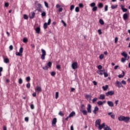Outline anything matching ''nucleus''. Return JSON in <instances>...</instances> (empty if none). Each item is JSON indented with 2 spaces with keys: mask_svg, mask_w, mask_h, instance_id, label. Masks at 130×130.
Instances as JSON below:
<instances>
[{
  "mask_svg": "<svg viewBox=\"0 0 130 130\" xmlns=\"http://www.w3.org/2000/svg\"><path fill=\"white\" fill-rule=\"evenodd\" d=\"M121 55L122 56H124V58L125 59H127L128 60V59H129V57H127V54L126 53H125V52H123L122 53H121Z\"/></svg>",
  "mask_w": 130,
  "mask_h": 130,
  "instance_id": "nucleus-10",
  "label": "nucleus"
},
{
  "mask_svg": "<svg viewBox=\"0 0 130 130\" xmlns=\"http://www.w3.org/2000/svg\"><path fill=\"white\" fill-rule=\"evenodd\" d=\"M79 7H80V8H84V5H83V4L80 3L79 4Z\"/></svg>",
  "mask_w": 130,
  "mask_h": 130,
  "instance_id": "nucleus-56",
  "label": "nucleus"
},
{
  "mask_svg": "<svg viewBox=\"0 0 130 130\" xmlns=\"http://www.w3.org/2000/svg\"><path fill=\"white\" fill-rule=\"evenodd\" d=\"M26 82H30V81H31V78H30V76L26 77Z\"/></svg>",
  "mask_w": 130,
  "mask_h": 130,
  "instance_id": "nucleus-34",
  "label": "nucleus"
},
{
  "mask_svg": "<svg viewBox=\"0 0 130 130\" xmlns=\"http://www.w3.org/2000/svg\"><path fill=\"white\" fill-rule=\"evenodd\" d=\"M72 68L73 70H76L78 68V62H74L72 63Z\"/></svg>",
  "mask_w": 130,
  "mask_h": 130,
  "instance_id": "nucleus-8",
  "label": "nucleus"
},
{
  "mask_svg": "<svg viewBox=\"0 0 130 130\" xmlns=\"http://www.w3.org/2000/svg\"><path fill=\"white\" fill-rule=\"evenodd\" d=\"M35 91L37 92V93H40L42 91V88L40 86H37L35 88Z\"/></svg>",
  "mask_w": 130,
  "mask_h": 130,
  "instance_id": "nucleus-11",
  "label": "nucleus"
},
{
  "mask_svg": "<svg viewBox=\"0 0 130 130\" xmlns=\"http://www.w3.org/2000/svg\"><path fill=\"white\" fill-rule=\"evenodd\" d=\"M58 114L60 116H64V114H63L62 111H59Z\"/></svg>",
  "mask_w": 130,
  "mask_h": 130,
  "instance_id": "nucleus-37",
  "label": "nucleus"
},
{
  "mask_svg": "<svg viewBox=\"0 0 130 130\" xmlns=\"http://www.w3.org/2000/svg\"><path fill=\"white\" fill-rule=\"evenodd\" d=\"M98 110H99V108H98V107L96 106L94 107V110L93 111V113L94 114H97V111H98Z\"/></svg>",
  "mask_w": 130,
  "mask_h": 130,
  "instance_id": "nucleus-17",
  "label": "nucleus"
},
{
  "mask_svg": "<svg viewBox=\"0 0 130 130\" xmlns=\"http://www.w3.org/2000/svg\"><path fill=\"white\" fill-rule=\"evenodd\" d=\"M30 108L31 109H34V108H35V107H34V105L33 104L30 105Z\"/></svg>",
  "mask_w": 130,
  "mask_h": 130,
  "instance_id": "nucleus-61",
  "label": "nucleus"
},
{
  "mask_svg": "<svg viewBox=\"0 0 130 130\" xmlns=\"http://www.w3.org/2000/svg\"><path fill=\"white\" fill-rule=\"evenodd\" d=\"M23 41L24 43H27V42H28V39L26 38H24Z\"/></svg>",
  "mask_w": 130,
  "mask_h": 130,
  "instance_id": "nucleus-49",
  "label": "nucleus"
},
{
  "mask_svg": "<svg viewBox=\"0 0 130 130\" xmlns=\"http://www.w3.org/2000/svg\"><path fill=\"white\" fill-rule=\"evenodd\" d=\"M95 126H97V125H100L101 124V119H99L95 121Z\"/></svg>",
  "mask_w": 130,
  "mask_h": 130,
  "instance_id": "nucleus-12",
  "label": "nucleus"
},
{
  "mask_svg": "<svg viewBox=\"0 0 130 130\" xmlns=\"http://www.w3.org/2000/svg\"><path fill=\"white\" fill-rule=\"evenodd\" d=\"M107 11H108V6L106 5L105 6V12H107Z\"/></svg>",
  "mask_w": 130,
  "mask_h": 130,
  "instance_id": "nucleus-44",
  "label": "nucleus"
},
{
  "mask_svg": "<svg viewBox=\"0 0 130 130\" xmlns=\"http://www.w3.org/2000/svg\"><path fill=\"white\" fill-rule=\"evenodd\" d=\"M98 7L100 9H102V8H103V3H99Z\"/></svg>",
  "mask_w": 130,
  "mask_h": 130,
  "instance_id": "nucleus-30",
  "label": "nucleus"
},
{
  "mask_svg": "<svg viewBox=\"0 0 130 130\" xmlns=\"http://www.w3.org/2000/svg\"><path fill=\"white\" fill-rule=\"evenodd\" d=\"M97 104L99 106H101V105H103V103L101 101H99L97 102Z\"/></svg>",
  "mask_w": 130,
  "mask_h": 130,
  "instance_id": "nucleus-31",
  "label": "nucleus"
},
{
  "mask_svg": "<svg viewBox=\"0 0 130 130\" xmlns=\"http://www.w3.org/2000/svg\"><path fill=\"white\" fill-rule=\"evenodd\" d=\"M44 4L46 8H49L48 7V3H47V2H46V1L44 2Z\"/></svg>",
  "mask_w": 130,
  "mask_h": 130,
  "instance_id": "nucleus-51",
  "label": "nucleus"
},
{
  "mask_svg": "<svg viewBox=\"0 0 130 130\" xmlns=\"http://www.w3.org/2000/svg\"><path fill=\"white\" fill-rule=\"evenodd\" d=\"M121 84H123V85H126V82H125V81H124V80H122L121 81Z\"/></svg>",
  "mask_w": 130,
  "mask_h": 130,
  "instance_id": "nucleus-54",
  "label": "nucleus"
},
{
  "mask_svg": "<svg viewBox=\"0 0 130 130\" xmlns=\"http://www.w3.org/2000/svg\"><path fill=\"white\" fill-rule=\"evenodd\" d=\"M56 69H57V70H60V69H61L60 65H57V66H56Z\"/></svg>",
  "mask_w": 130,
  "mask_h": 130,
  "instance_id": "nucleus-58",
  "label": "nucleus"
},
{
  "mask_svg": "<svg viewBox=\"0 0 130 130\" xmlns=\"http://www.w3.org/2000/svg\"><path fill=\"white\" fill-rule=\"evenodd\" d=\"M35 31L37 34H40V31H41V29L40 28V27H37V28H36Z\"/></svg>",
  "mask_w": 130,
  "mask_h": 130,
  "instance_id": "nucleus-15",
  "label": "nucleus"
},
{
  "mask_svg": "<svg viewBox=\"0 0 130 130\" xmlns=\"http://www.w3.org/2000/svg\"><path fill=\"white\" fill-rule=\"evenodd\" d=\"M107 104L110 106V107H113V106H114V104L112 101H108Z\"/></svg>",
  "mask_w": 130,
  "mask_h": 130,
  "instance_id": "nucleus-14",
  "label": "nucleus"
},
{
  "mask_svg": "<svg viewBox=\"0 0 130 130\" xmlns=\"http://www.w3.org/2000/svg\"><path fill=\"white\" fill-rule=\"evenodd\" d=\"M42 17H45L46 16V12H43L41 14Z\"/></svg>",
  "mask_w": 130,
  "mask_h": 130,
  "instance_id": "nucleus-38",
  "label": "nucleus"
},
{
  "mask_svg": "<svg viewBox=\"0 0 130 130\" xmlns=\"http://www.w3.org/2000/svg\"><path fill=\"white\" fill-rule=\"evenodd\" d=\"M128 18V15L127 13H125L123 15V19L124 21H126V19Z\"/></svg>",
  "mask_w": 130,
  "mask_h": 130,
  "instance_id": "nucleus-16",
  "label": "nucleus"
},
{
  "mask_svg": "<svg viewBox=\"0 0 130 130\" xmlns=\"http://www.w3.org/2000/svg\"><path fill=\"white\" fill-rule=\"evenodd\" d=\"M81 112H82L83 115H87L88 114V111H86V110L81 111Z\"/></svg>",
  "mask_w": 130,
  "mask_h": 130,
  "instance_id": "nucleus-27",
  "label": "nucleus"
},
{
  "mask_svg": "<svg viewBox=\"0 0 130 130\" xmlns=\"http://www.w3.org/2000/svg\"><path fill=\"white\" fill-rule=\"evenodd\" d=\"M98 69L99 70H102V66H101V65L98 66Z\"/></svg>",
  "mask_w": 130,
  "mask_h": 130,
  "instance_id": "nucleus-57",
  "label": "nucleus"
},
{
  "mask_svg": "<svg viewBox=\"0 0 130 130\" xmlns=\"http://www.w3.org/2000/svg\"><path fill=\"white\" fill-rule=\"evenodd\" d=\"M91 94H86L85 98L87 100H91Z\"/></svg>",
  "mask_w": 130,
  "mask_h": 130,
  "instance_id": "nucleus-23",
  "label": "nucleus"
},
{
  "mask_svg": "<svg viewBox=\"0 0 130 130\" xmlns=\"http://www.w3.org/2000/svg\"><path fill=\"white\" fill-rule=\"evenodd\" d=\"M75 11L77 12V13H79V12H80V8L79 7H76L75 8Z\"/></svg>",
  "mask_w": 130,
  "mask_h": 130,
  "instance_id": "nucleus-39",
  "label": "nucleus"
},
{
  "mask_svg": "<svg viewBox=\"0 0 130 130\" xmlns=\"http://www.w3.org/2000/svg\"><path fill=\"white\" fill-rule=\"evenodd\" d=\"M97 100H98V99L97 98H94L92 100V103H95V102H96Z\"/></svg>",
  "mask_w": 130,
  "mask_h": 130,
  "instance_id": "nucleus-35",
  "label": "nucleus"
},
{
  "mask_svg": "<svg viewBox=\"0 0 130 130\" xmlns=\"http://www.w3.org/2000/svg\"><path fill=\"white\" fill-rule=\"evenodd\" d=\"M121 10H122V12H123L124 13H125V12H127V9L124 8V7L123 6L121 5Z\"/></svg>",
  "mask_w": 130,
  "mask_h": 130,
  "instance_id": "nucleus-25",
  "label": "nucleus"
},
{
  "mask_svg": "<svg viewBox=\"0 0 130 130\" xmlns=\"http://www.w3.org/2000/svg\"><path fill=\"white\" fill-rule=\"evenodd\" d=\"M125 59H126L125 58H122L121 60V61L122 62H124L125 61Z\"/></svg>",
  "mask_w": 130,
  "mask_h": 130,
  "instance_id": "nucleus-59",
  "label": "nucleus"
},
{
  "mask_svg": "<svg viewBox=\"0 0 130 130\" xmlns=\"http://www.w3.org/2000/svg\"><path fill=\"white\" fill-rule=\"evenodd\" d=\"M42 55L41 56V59L44 60L45 59V56H46V51L45 50L42 49H41Z\"/></svg>",
  "mask_w": 130,
  "mask_h": 130,
  "instance_id": "nucleus-1",
  "label": "nucleus"
},
{
  "mask_svg": "<svg viewBox=\"0 0 130 130\" xmlns=\"http://www.w3.org/2000/svg\"><path fill=\"white\" fill-rule=\"evenodd\" d=\"M56 74V73H55V72H52L51 73V76H52V77H54V76H55Z\"/></svg>",
  "mask_w": 130,
  "mask_h": 130,
  "instance_id": "nucleus-41",
  "label": "nucleus"
},
{
  "mask_svg": "<svg viewBox=\"0 0 130 130\" xmlns=\"http://www.w3.org/2000/svg\"><path fill=\"white\" fill-rule=\"evenodd\" d=\"M99 99L100 100H104V99H105V95H104V94H101L100 95Z\"/></svg>",
  "mask_w": 130,
  "mask_h": 130,
  "instance_id": "nucleus-24",
  "label": "nucleus"
},
{
  "mask_svg": "<svg viewBox=\"0 0 130 130\" xmlns=\"http://www.w3.org/2000/svg\"><path fill=\"white\" fill-rule=\"evenodd\" d=\"M117 8V5H112L111 6V9L113 10H114V9H116Z\"/></svg>",
  "mask_w": 130,
  "mask_h": 130,
  "instance_id": "nucleus-36",
  "label": "nucleus"
},
{
  "mask_svg": "<svg viewBox=\"0 0 130 130\" xmlns=\"http://www.w3.org/2000/svg\"><path fill=\"white\" fill-rule=\"evenodd\" d=\"M105 72V70H100L99 71H98L97 73L98 74H99V75H103Z\"/></svg>",
  "mask_w": 130,
  "mask_h": 130,
  "instance_id": "nucleus-22",
  "label": "nucleus"
},
{
  "mask_svg": "<svg viewBox=\"0 0 130 130\" xmlns=\"http://www.w3.org/2000/svg\"><path fill=\"white\" fill-rule=\"evenodd\" d=\"M23 50H24V48H23V47H21L19 49V52H16L15 53L16 55H17L18 56H22L23 55L22 54V53H23Z\"/></svg>",
  "mask_w": 130,
  "mask_h": 130,
  "instance_id": "nucleus-3",
  "label": "nucleus"
},
{
  "mask_svg": "<svg viewBox=\"0 0 130 130\" xmlns=\"http://www.w3.org/2000/svg\"><path fill=\"white\" fill-rule=\"evenodd\" d=\"M59 93L58 92H56L55 93V99H57L58 98Z\"/></svg>",
  "mask_w": 130,
  "mask_h": 130,
  "instance_id": "nucleus-40",
  "label": "nucleus"
},
{
  "mask_svg": "<svg viewBox=\"0 0 130 130\" xmlns=\"http://www.w3.org/2000/svg\"><path fill=\"white\" fill-rule=\"evenodd\" d=\"M18 83L20 84H23V80H22V78L19 79Z\"/></svg>",
  "mask_w": 130,
  "mask_h": 130,
  "instance_id": "nucleus-42",
  "label": "nucleus"
},
{
  "mask_svg": "<svg viewBox=\"0 0 130 130\" xmlns=\"http://www.w3.org/2000/svg\"><path fill=\"white\" fill-rule=\"evenodd\" d=\"M98 32L99 33V35H101V34H102V31H101V29H99L98 30Z\"/></svg>",
  "mask_w": 130,
  "mask_h": 130,
  "instance_id": "nucleus-55",
  "label": "nucleus"
},
{
  "mask_svg": "<svg viewBox=\"0 0 130 130\" xmlns=\"http://www.w3.org/2000/svg\"><path fill=\"white\" fill-rule=\"evenodd\" d=\"M129 119H130V118L129 117H125V116H124V121L125 122H128V121H129Z\"/></svg>",
  "mask_w": 130,
  "mask_h": 130,
  "instance_id": "nucleus-18",
  "label": "nucleus"
},
{
  "mask_svg": "<svg viewBox=\"0 0 130 130\" xmlns=\"http://www.w3.org/2000/svg\"><path fill=\"white\" fill-rule=\"evenodd\" d=\"M87 110L88 113H92V106L90 104H88L87 105Z\"/></svg>",
  "mask_w": 130,
  "mask_h": 130,
  "instance_id": "nucleus-7",
  "label": "nucleus"
},
{
  "mask_svg": "<svg viewBox=\"0 0 130 130\" xmlns=\"http://www.w3.org/2000/svg\"><path fill=\"white\" fill-rule=\"evenodd\" d=\"M52 66V62L51 61H49L47 63V66H45V67H43V69L45 70V71H47L48 69H50Z\"/></svg>",
  "mask_w": 130,
  "mask_h": 130,
  "instance_id": "nucleus-2",
  "label": "nucleus"
},
{
  "mask_svg": "<svg viewBox=\"0 0 130 130\" xmlns=\"http://www.w3.org/2000/svg\"><path fill=\"white\" fill-rule=\"evenodd\" d=\"M99 23L101 24V25H104V21H103L102 19H100Z\"/></svg>",
  "mask_w": 130,
  "mask_h": 130,
  "instance_id": "nucleus-33",
  "label": "nucleus"
},
{
  "mask_svg": "<svg viewBox=\"0 0 130 130\" xmlns=\"http://www.w3.org/2000/svg\"><path fill=\"white\" fill-rule=\"evenodd\" d=\"M51 23V19H49L48 21V23L45 22L44 24V29H47V25H50Z\"/></svg>",
  "mask_w": 130,
  "mask_h": 130,
  "instance_id": "nucleus-5",
  "label": "nucleus"
},
{
  "mask_svg": "<svg viewBox=\"0 0 130 130\" xmlns=\"http://www.w3.org/2000/svg\"><path fill=\"white\" fill-rule=\"evenodd\" d=\"M124 116H120L118 117L119 121H124Z\"/></svg>",
  "mask_w": 130,
  "mask_h": 130,
  "instance_id": "nucleus-21",
  "label": "nucleus"
},
{
  "mask_svg": "<svg viewBox=\"0 0 130 130\" xmlns=\"http://www.w3.org/2000/svg\"><path fill=\"white\" fill-rule=\"evenodd\" d=\"M34 17H35V13L34 12H32L31 14L29 15V18L34 19Z\"/></svg>",
  "mask_w": 130,
  "mask_h": 130,
  "instance_id": "nucleus-20",
  "label": "nucleus"
},
{
  "mask_svg": "<svg viewBox=\"0 0 130 130\" xmlns=\"http://www.w3.org/2000/svg\"><path fill=\"white\" fill-rule=\"evenodd\" d=\"M103 89L104 91H106V90L108 89V85H106L105 86H103Z\"/></svg>",
  "mask_w": 130,
  "mask_h": 130,
  "instance_id": "nucleus-32",
  "label": "nucleus"
},
{
  "mask_svg": "<svg viewBox=\"0 0 130 130\" xmlns=\"http://www.w3.org/2000/svg\"><path fill=\"white\" fill-rule=\"evenodd\" d=\"M30 87H31V85L30 84V83H27L26 84V88H27L28 89H30Z\"/></svg>",
  "mask_w": 130,
  "mask_h": 130,
  "instance_id": "nucleus-48",
  "label": "nucleus"
},
{
  "mask_svg": "<svg viewBox=\"0 0 130 130\" xmlns=\"http://www.w3.org/2000/svg\"><path fill=\"white\" fill-rule=\"evenodd\" d=\"M56 122H57V119L56 118H54L52 121V125L54 126V124H56Z\"/></svg>",
  "mask_w": 130,
  "mask_h": 130,
  "instance_id": "nucleus-13",
  "label": "nucleus"
},
{
  "mask_svg": "<svg viewBox=\"0 0 130 130\" xmlns=\"http://www.w3.org/2000/svg\"><path fill=\"white\" fill-rule=\"evenodd\" d=\"M5 7H6V8H8V7H9V3H6L5 4Z\"/></svg>",
  "mask_w": 130,
  "mask_h": 130,
  "instance_id": "nucleus-64",
  "label": "nucleus"
},
{
  "mask_svg": "<svg viewBox=\"0 0 130 130\" xmlns=\"http://www.w3.org/2000/svg\"><path fill=\"white\" fill-rule=\"evenodd\" d=\"M9 49L10 50H13V49H14V47L13 46V45H10L9 46Z\"/></svg>",
  "mask_w": 130,
  "mask_h": 130,
  "instance_id": "nucleus-52",
  "label": "nucleus"
},
{
  "mask_svg": "<svg viewBox=\"0 0 130 130\" xmlns=\"http://www.w3.org/2000/svg\"><path fill=\"white\" fill-rule=\"evenodd\" d=\"M111 117H112L113 118V119H115V115L112 114L111 115Z\"/></svg>",
  "mask_w": 130,
  "mask_h": 130,
  "instance_id": "nucleus-60",
  "label": "nucleus"
},
{
  "mask_svg": "<svg viewBox=\"0 0 130 130\" xmlns=\"http://www.w3.org/2000/svg\"><path fill=\"white\" fill-rule=\"evenodd\" d=\"M23 18H24V19L25 20H27V19H28V16H27V15H26V14H24V15H23Z\"/></svg>",
  "mask_w": 130,
  "mask_h": 130,
  "instance_id": "nucleus-46",
  "label": "nucleus"
},
{
  "mask_svg": "<svg viewBox=\"0 0 130 130\" xmlns=\"http://www.w3.org/2000/svg\"><path fill=\"white\" fill-rule=\"evenodd\" d=\"M104 130H111V128L108 126H107L106 127L104 128Z\"/></svg>",
  "mask_w": 130,
  "mask_h": 130,
  "instance_id": "nucleus-45",
  "label": "nucleus"
},
{
  "mask_svg": "<svg viewBox=\"0 0 130 130\" xmlns=\"http://www.w3.org/2000/svg\"><path fill=\"white\" fill-rule=\"evenodd\" d=\"M62 10H63L62 8H60L58 9V12H59V13H60V12H62Z\"/></svg>",
  "mask_w": 130,
  "mask_h": 130,
  "instance_id": "nucleus-62",
  "label": "nucleus"
},
{
  "mask_svg": "<svg viewBox=\"0 0 130 130\" xmlns=\"http://www.w3.org/2000/svg\"><path fill=\"white\" fill-rule=\"evenodd\" d=\"M115 85H116V86H117L118 88H122V87H123V85H122L121 83H120L118 81H116Z\"/></svg>",
  "mask_w": 130,
  "mask_h": 130,
  "instance_id": "nucleus-9",
  "label": "nucleus"
},
{
  "mask_svg": "<svg viewBox=\"0 0 130 130\" xmlns=\"http://www.w3.org/2000/svg\"><path fill=\"white\" fill-rule=\"evenodd\" d=\"M61 23L63 24L64 27H67V23H66L63 20H61Z\"/></svg>",
  "mask_w": 130,
  "mask_h": 130,
  "instance_id": "nucleus-53",
  "label": "nucleus"
},
{
  "mask_svg": "<svg viewBox=\"0 0 130 130\" xmlns=\"http://www.w3.org/2000/svg\"><path fill=\"white\" fill-rule=\"evenodd\" d=\"M85 108H86V107H85V105L82 104L81 105L80 111H82V110H85Z\"/></svg>",
  "mask_w": 130,
  "mask_h": 130,
  "instance_id": "nucleus-28",
  "label": "nucleus"
},
{
  "mask_svg": "<svg viewBox=\"0 0 130 130\" xmlns=\"http://www.w3.org/2000/svg\"><path fill=\"white\" fill-rule=\"evenodd\" d=\"M95 6H96V3H92L90 4V6L93 8L92 9L93 12H96L97 11L98 8Z\"/></svg>",
  "mask_w": 130,
  "mask_h": 130,
  "instance_id": "nucleus-4",
  "label": "nucleus"
},
{
  "mask_svg": "<svg viewBox=\"0 0 130 130\" xmlns=\"http://www.w3.org/2000/svg\"><path fill=\"white\" fill-rule=\"evenodd\" d=\"M118 78H123V77H124V76L123 75H119L118 76Z\"/></svg>",
  "mask_w": 130,
  "mask_h": 130,
  "instance_id": "nucleus-63",
  "label": "nucleus"
},
{
  "mask_svg": "<svg viewBox=\"0 0 130 130\" xmlns=\"http://www.w3.org/2000/svg\"><path fill=\"white\" fill-rule=\"evenodd\" d=\"M4 62H5V63H9V62H10V60L9 58H6L4 59Z\"/></svg>",
  "mask_w": 130,
  "mask_h": 130,
  "instance_id": "nucleus-29",
  "label": "nucleus"
},
{
  "mask_svg": "<svg viewBox=\"0 0 130 130\" xmlns=\"http://www.w3.org/2000/svg\"><path fill=\"white\" fill-rule=\"evenodd\" d=\"M104 75L105 78H107V77H108V74L105 72L104 73Z\"/></svg>",
  "mask_w": 130,
  "mask_h": 130,
  "instance_id": "nucleus-47",
  "label": "nucleus"
},
{
  "mask_svg": "<svg viewBox=\"0 0 130 130\" xmlns=\"http://www.w3.org/2000/svg\"><path fill=\"white\" fill-rule=\"evenodd\" d=\"M74 115H76V113L74 111L72 112L69 115V117H73Z\"/></svg>",
  "mask_w": 130,
  "mask_h": 130,
  "instance_id": "nucleus-26",
  "label": "nucleus"
},
{
  "mask_svg": "<svg viewBox=\"0 0 130 130\" xmlns=\"http://www.w3.org/2000/svg\"><path fill=\"white\" fill-rule=\"evenodd\" d=\"M114 94H115L114 91L111 90L106 93V96H112L113 95H114Z\"/></svg>",
  "mask_w": 130,
  "mask_h": 130,
  "instance_id": "nucleus-6",
  "label": "nucleus"
},
{
  "mask_svg": "<svg viewBox=\"0 0 130 130\" xmlns=\"http://www.w3.org/2000/svg\"><path fill=\"white\" fill-rule=\"evenodd\" d=\"M74 9H75V6L74 5H71L70 7V11L73 10Z\"/></svg>",
  "mask_w": 130,
  "mask_h": 130,
  "instance_id": "nucleus-50",
  "label": "nucleus"
},
{
  "mask_svg": "<svg viewBox=\"0 0 130 130\" xmlns=\"http://www.w3.org/2000/svg\"><path fill=\"white\" fill-rule=\"evenodd\" d=\"M105 126V123H104L103 124H101L99 126V129L100 130L102 129V128H103V127H104Z\"/></svg>",
  "mask_w": 130,
  "mask_h": 130,
  "instance_id": "nucleus-19",
  "label": "nucleus"
},
{
  "mask_svg": "<svg viewBox=\"0 0 130 130\" xmlns=\"http://www.w3.org/2000/svg\"><path fill=\"white\" fill-rule=\"evenodd\" d=\"M103 58H104V54H101L100 55V59L102 60Z\"/></svg>",
  "mask_w": 130,
  "mask_h": 130,
  "instance_id": "nucleus-43",
  "label": "nucleus"
}]
</instances>
